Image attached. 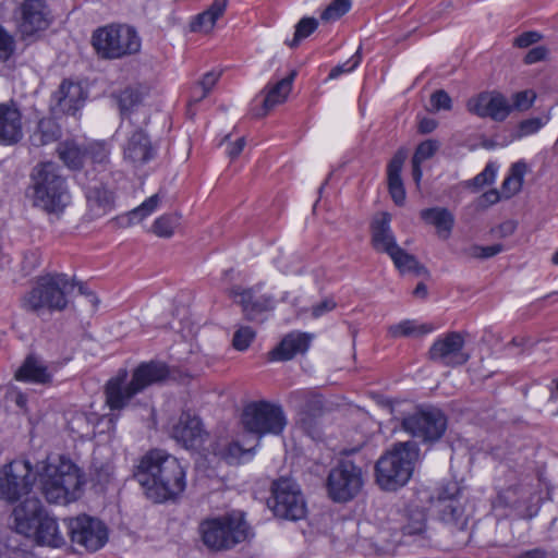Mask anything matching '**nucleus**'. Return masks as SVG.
I'll return each instance as SVG.
<instances>
[{
  "label": "nucleus",
  "mask_w": 558,
  "mask_h": 558,
  "mask_svg": "<svg viewBox=\"0 0 558 558\" xmlns=\"http://www.w3.org/2000/svg\"><path fill=\"white\" fill-rule=\"evenodd\" d=\"M133 476L154 502L174 498L186 486L185 470L180 461L159 449L142 457Z\"/></svg>",
  "instance_id": "f257e3e1"
},
{
  "label": "nucleus",
  "mask_w": 558,
  "mask_h": 558,
  "mask_svg": "<svg viewBox=\"0 0 558 558\" xmlns=\"http://www.w3.org/2000/svg\"><path fill=\"white\" fill-rule=\"evenodd\" d=\"M36 475L40 493L49 504L66 505L80 497L84 478L71 460L59 457L40 461L36 464Z\"/></svg>",
  "instance_id": "f03ea898"
},
{
  "label": "nucleus",
  "mask_w": 558,
  "mask_h": 558,
  "mask_svg": "<svg viewBox=\"0 0 558 558\" xmlns=\"http://www.w3.org/2000/svg\"><path fill=\"white\" fill-rule=\"evenodd\" d=\"M12 515L16 533L34 539L36 544L53 548L65 545V534L38 498H26L13 509Z\"/></svg>",
  "instance_id": "7ed1b4c3"
},
{
  "label": "nucleus",
  "mask_w": 558,
  "mask_h": 558,
  "mask_svg": "<svg viewBox=\"0 0 558 558\" xmlns=\"http://www.w3.org/2000/svg\"><path fill=\"white\" fill-rule=\"evenodd\" d=\"M168 375L169 371L166 364L154 361L140 364L130 380L128 371L121 368L106 384V403L110 410L120 411L130 403L133 397L148 386L163 380Z\"/></svg>",
  "instance_id": "20e7f679"
},
{
  "label": "nucleus",
  "mask_w": 558,
  "mask_h": 558,
  "mask_svg": "<svg viewBox=\"0 0 558 558\" xmlns=\"http://www.w3.org/2000/svg\"><path fill=\"white\" fill-rule=\"evenodd\" d=\"M75 288V280L65 274H47L37 278L34 287L22 298L23 310L39 314L41 311H64L68 295Z\"/></svg>",
  "instance_id": "39448f33"
},
{
  "label": "nucleus",
  "mask_w": 558,
  "mask_h": 558,
  "mask_svg": "<svg viewBox=\"0 0 558 558\" xmlns=\"http://www.w3.org/2000/svg\"><path fill=\"white\" fill-rule=\"evenodd\" d=\"M420 449L415 441H402L381 456L376 465V481L385 490H396L405 485L412 476Z\"/></svg>",
  "instance_id": "423d86ee"
},
{
  "label": "nucleus",
  "mask_w": 558,
  "mask_h": 558,
  "mask_svg": "<svg viewBox=\"0 0 558 558\" xmlns=\"http://www.w3.org/2000/svg\"><path fill=\"white\" fill-rule=\"evenodd\" d=\"M34 204L48 213H60L70 203V193L59 167L51 161L34 169Z\"/></svg>",
  "instance_id": "0eeeda50"
},
{
  "label": "nucleus",
  "mask_w": 558,
  "mask_h": 558,
  "mask_svg": "<svg viewBox=\"0 0 558 558\" xmlns=\"http://www.w3.org/2000/svg\"><path fill=\"white\" fill-rule=\"evenodd\" d=\"M199 533L209 549L227 550L246 541L250 527L241 512H232L203 520Z\"/></svg>",
  "instance_id": "6e6552de"
},
{
  "label": "nucleus",
  "mask_w": 558,
  "mask_h": 558,
  "mask_svg": "<svg viewBox=\"0 0 558 558\" xmlns=\"http://www.w3.org/2000/svg\"><path fill=\"white\" fill-rule=\"evenodd\" d=\"M93 47L102 59H120L137 53L141 38L133 27L128 25H108L94 32Z\"/></svg>",
  "instance_id": "1a4fd4ad"
},
{
  "label": "nucleus",
  "mask_w": 558,
  "mask_h": 558,
  "mask_svg": "<svg viewBox=\"0 0 558 558\" xmlns=\"http://www.w3.org/2000/svg\"><path fill=\"white\" fill-rule=\"evenodd\" d=\"M365 473L362 468L348 458L340 459L326 477L325 488L330 500L347 504L363 489Z\"/></svg>",
  "instance_id": "9d476101"
},
{
  "label": "nucleus",
  "mask_w": 558,
  "mask_h": 558,
  "mask_svg": "<svg viewBox=\"0 0 558 558\" xmlns=\"http://www.w3.org/2000/svg\"><path fill=\"white\" fill-rule=\"evenodd\" d=\"M241 422L245 430L257 435H280L287 426V418L280 404L266 400L245 405Z\"/></svg>",
  "instance_id": "9b49d317"
},
{
  "label": "nucleus",
  "mask_w": 558,
  "mask_h": 558,
  "mask_svg": "<svg viewBox=\"0 0 558 558\" xmlns=\"http://www.w3.org/2000/svg\"><path fill=\"white\" fill-rule=\"evenodd\" d=\"M401 428L423 444H434L447 429V416L436 407L421 405L402 417Z\"/></svg>",
  "instance_id": "f8f14e48"
},
{
  "label": "nucleus",
  "mask_w": 558,
  "mask_h": 558,
  "mask_svg": "<svg viewBox=\"0 0 558 558\" xmlns=\"http://www.w3.org/2000/svg\"><path fill=\"white\" fill-rule=\"evenodd\" d=\"M37 480L27 460H14L0 470V498L15 502L28 495Z\"/></svg>",
  "instance_id": "ddd939ff"
},
{
  "label": "nucleus",
  "mask_w": 558,
  "mask_h": 558,
  "mask_svg": "<svg viewBox=\"0 0 558 558\" xmlns=\"http://www.w3.org/2000/svg\"><path fill=\"white\" fill-rule=\"evenodd\" d=\"M268 507L275 515L292 521L302 519L306 512L299 486L288 477H281L272 483Z\"/></svg>",
  "instance_id": "4468645a"
},
{
  "label": "nucleus",
  "mask_w": 558,
  "mask_h": 558,
  "mask_svg": "<svg viewBox=\"0 0 558 558\" xmlns=\"http://www.w3.org/2000/svg\"><path fill=\"white\" fill-rule=\"evenodd\" d=\"M13 16L23 40L37 38L53 22L51 9L46 0H23Z\"/></svg>",
  "instance_id": "2eb2a0df"
},
{
  "label": "nucleus",
  "mask_w": 558,
  "mask_h": 558,
  "mask_svg": "<svg viewBox=\"0 0 558 558\" xmlns=\"http://www.w3.org/2000/svg\"><path fill=\"white\" fill-rule=\"evenodd\" d=\"M63 523L70 539L89 551L98 550L107 542V529L97 519L84 514L65 519Z\"/></svg>",
  "instance_id": "dca6fc26"
},
{
  "label": "nucleus",
  "mask_w": 558,
  "mask_h": 558,
  "mask_svg": "<svg viewBox=\"0 0 558 558\" xmlns=\"http://www.w3.org/2000/svg\"><path fill=\"white\" fill-rule=\"evenodd\" d=\"M157 156V148L153 145L147 133L141 128H132L126 134L123 145V159L135 168L142 167Z\"/></svg>",
  "instance_id": "f3484780"
},
{
  "label": "nucleus",
  "mask_w": 558,
  "mask_h": 558,
  "mask_svg": "<svg viewBox=\"0 0 558 558\" xmlns=\"http://www.w3.org/2000/svg\"><path fill=\"white\" fill-rule=\"evenodd\" d=\"M464 339L459 332H449L437 339L429 349V359L445 366L462 365L469 360L463 352Z\"/></svg>",
  "instance_id": "a211bd4d"
},
{
  "label": "nucleus",
  "mask_w": 558,
  "mask_h": 558,
  "mask_svg": "<svg viewBox=\"0 0 558 558\" xmlns=\"http://www.w3.org/2000/svg\"><path fill=\"white\" fill-rule=\"evenodd\" d=\"M466 107L471 113L480 118L488 117L498 122L506 120L511 112L508 99L499 93H482L469 99Z\"/></svg>",
  "instance_id": "6ab92c4d"
},
{
  "label": "nucleus",
  "mask_w": 558,
  "mask_h": 558,
  "mask_svg": "<svg viewBox=\"0 0 558 558\" xmlns=\"http://www.w3.org/2000/svg\"><path fill=\"white\" fill-rule=\"evenodd\" d=\"M171 436L186 449H198L207 434L197 416L183 412L173 425Z\"/></svg>",
  "instance_id": "aec40b11"
},
{
  "label": "nucleus",
  "mask_w": 558,
  "mask_h": 558,
  "mask_svg": "<svg viewBox=\"0 0 558 558\" xmlns=\"http://www.w3.org/2000/svg\"><path fill=\"white\" fill-rule=\"evenodd\" d=\"M312 335L292 331L286 335L281 341L268 352L269 361L283 362L304 354L311 347Z\"/></svg>",
  "instance_id": "412c9836"
},
{
  "label": "nucleus",
  "mask_w": 558,
  "mask_h": 558,
  "mask_svg": "<svg viewBox=\"0 0 558 558\" xmlns=\"http://www.w3.org/2000/svg\"><path fill=\"white\" fill-rule=\"evenodd\" d=\"M23 137L22 113L13 101L0 104V144L13 145Z\"/></svg>",
  "instance_id": "4be33fe9"
},
{
  "label": "nucleus",
  "mask_w": 558,
  "mask_h": 558,
  "mask_svg": "<svg viewBox=\"0 0 558 558\" xmlns=\"http://www.w3.org/2000/svg\"><path fill=\"white\" fill-rule=\"evenodd\" d=\"M229 294L242 306L245 317L250 320L257 319L259 314L272 306L271 299L256 296L255 291L252 288L243 289L240 286H235L230 289Z\"/></svg>",
  "instance_id": "5701e85b"
},
{
  "label": "nucleus",
  "mask_w": 558,
  "mask_h": 558,
  "mask_svg": "<svg viewBox=\"0 0 558 558\" xmlns=\"http://www.w3.org/2000/svg\"><path fill=\"white\" fill-rule=\"evenodd\" d=\"M294 75L295 73L292 72L290 75L279 80L275 84L268 83L262 90V94H264L262 108L257 111H254L253 114L258 118L264 117L272 108L284 102L291 92Z\"/></svg>",
  "instance_id": "b1692460"
},
{
  "label": "nucleus",
  "mask_w": 558,
  "mask_h": 558,
  "mask_svg": "<svg viewBox=\"0 0 558 558\" xmlns=\"http://www.w3.org/2000/svg\"><path fill=\"white\" fill-rule=\"evenodd\" d=\"M390 215L383 213L372 222V245L377 252L390 254L399 246L390 228Z\"/></svg>",
  "instance_id": "393cba45"
},
{
  "label": "nucleus",
  "mask_w": 558,
  "mask_h": 558,
  "mask_svg": "<svg viewBox=\"0 0 558 558\" xmlns=\"http://www.w3.org/2000/svg\"><path fill=\"white\" fill-rule=\"evenodd\" d=\"M60 111L66 114H75L84 105L85 95L78 83L64 80L53 95Z\"/></svg>",
  "instance_id": "a878e982"
},
{
  "label": "nucleus",
  "mask_w": 558,
  "mask_h": 558,
  "mask_svg": "<svg viewBox=\"0 0 558 558\" xmlns=\"http://www.w3.org/2000/svg\"><path fill=\"white\" fill-rule=\"evenodd\" d=\"M405 159L407 151L401 148L396 151L387 166L389 194L395 204L398 206H402L405 202V189L401 178V171Z\"/></svg>",
  "instance_id": "bb28decb"
},
{
  "label": "nucleus",
  "mask_w": 558,
  "mask_h": 558,
  "mask_svg": "<svg viewBox=\"0 0 558 558\" xmlns=\"http://www.w3.org/2000/svg\"><path fill=\"white\" fill-rule=\"evenodd\" d=\"M14 378L19 381L45 385L51 381L52 375L41 359L28 355L16 369Z\"/></svg>",
  "instance_id": "cd10ccee"
},
{
  "label": "nucleus",
  "mask_w": 558,
  "mask_h": 558,
  "mask_svg": "<svg viewBox=\"0 0 558 558\" xmlns=\"http://www.w3.org/2000/svg\"><path fill=\"white\" fill-rule=\"evenodd\" d=\"M421 219L435 227L437 234L441 239H448L454 226V216L444 207H430L420 211Z\"/></svg>",
  "instance_id": "c85d7f7f"
},
{
  "label": "nucleus",
  "mask_w": 558,
  "mask_h": 558,
  "mask_svg": "<svg viewBox=\"0 0 558 558\" xmlns=\"http://www.w3.org/2000/svg\"><path fill=\"white\" fill-rule=\"evenodd\" d=\"M89 213L93 217H101L113 208V194L102 183L89 186L86 191Z\"/></svg>",
  "instance_id": "c756f323"
},
{
  "label": "nucleus",
  "mask_w": 558,
  "mask_h": 558,
  "mask_svg": "<svg viewBox=\"0 0 558 558\" xmlns=\"http://www.w3.org/2000/svg\"><path fill=\"white\" fill-rule=\"evenodd\" d=\"M290 402L298 411L299 423L312 436L313 421L312 412L314 410V395L310 390H299L290 396Z\"/></svg>",
  "instance_id": "7c9ffc66"
},
{
  "label": "nucleus",
  "mask_w": 558,
  "mask_h": 558,
  "mask_svg": "<svg viewBox=\"0 0 558 558\" xmlns=\"http://www.w3.org/2000/svg\"><path fill=\"white\" fill-rule=\"evenodd\" d=\"M60 136L61 130L58 123L51 118H43L29 140L33 146L40 147L58 141Z\"/></svg>",
  "instance_id": "2f4dec72"
},
{
  "label": "nucleus",
  "mask_w": 558,
  "mask_h": 558,
  "mask_svg": "<svg viewBox=\"0 0 558 558\" xmlns=\"http://www.w3.org/2000/svg\"><path fill=\"white\" fill-rule=\"evenodd\" d=\"M226 7V0H215L209 9L195 16L191 23V29L193 32H209L218 17L225 12Z\"/></svg>",
  "instance_id": "473e14b6"
},
{
  "label": "nucleus",
  "mask_w": 558,
  "mask_h": 558,
  "mask_svg": "<svg viewBox=\"0 0 558 558\" xmlns=\"http://www.w3.org/2000/svg\"><path fill=\"white\" fill-rule=\"evenodd\" d=\"M388 255L401 274L414 272L416 275H421L426 272V268L418 263L415 256L409 254L400 246Z\"/></svg>",
  "instance_id": "72a5a7b5"
},
{
  "label": "nucleus",
  "mask_w": 558,
  "mask_h": 558,
  "mask_svg": "<svg viewBox=\"0 0 558 558\" xmlns=\"http://www.w3.org/2000/svg\"><path fill=\"white\" fill-rule=\"evenodd\" d=\"M525 172L526 163L523 161H518L511 166L510 174L501 185L500 194L504 198H510L521 190Z\"/></svg>",
  "instance_id": "f704fd0d"
},
{
  "label": "nucleus",
  "mask_w": 558,
  "mask_h": 558,
  "mask_svg": "<svg viewBox=\"0 0 558 558\" xmlns=\"http://www.w3.org/2000/svg\"><path fill=\"white\" fill-rule=\"evenodd\" d=\"M159 202V193L154 194L153 196L148 197L145 202H143L138 207L128 213L125 217H122L121 223L129 226L132 223L141 222L143 219H145L147 216H149L156 210Z\"/></svg>",
  "instance_id": "c9c22d12"
},
{
  "label": "nucleus",
  "mask_w": 558,
  "mask_h": 558,
  "mask_svg": "<svg viewBox=\"0 0 558 558\" xmlns=\"http://www.w3.org/2000/svg\"><path fill=\"white\" fill-rule=\"evenodd\" d=\"M60 159L71 169H78L83 165L84 153L71 142L61 143L58 147Z\"/></svg>",
  "instance_id": "e433bc0d"
},
{
  "label": "nucleus",
  "mask_w": 558,
  "mask_h": 558,
  "mask_svg": "<svg viewBox=\"0 0 558 558\" xmlns=\"http://www.w3.org/2000/svg\"><path fill=\"white\" fill-rule=\"evenodd\" d=\"M432 331L427 325H416L414 320L405 319L389 327L388 332L392 338L426 335Z\"/></svg>",
  "instance_id": "4c0bfd02"
},
{
  "label": "nucleus",
  "mask_w": 558,
  "mask_h": 558,
  "mask_svg": "<svg viewBox=\"0 0 558 558\" xmlns=\"http://www.w3.org/2000/svg\"><path fill=\"white\" fill-rule=\"evenodd\" d=\"M523 499V487L521 485H511L498 493L495 506L505 508H518Z\"/></svg>",
  "instance_id": "58836bf2"
},
{
  "label": "nucleus",
  "mask_w": 558,
  "mask_h": 558,
  "mask_svg": "<svg viewBox=\"0 0 558 558\" xmlns=\"http://www.w3.org/2000/svg\"><path fill=\"white\" fill-rule=\"evenodd\" d=\"M426 531V512L423 509L410 510L407 523L402 526L404 535H422Z\"/></svg>",
  "instance_id": "ea45409f"
},
{
  "label": "nucleus",
  "mask_w": 558,
  "mask_h": 558,
  "mask_svg": "<svg viewBox=\"0 0 558 558\" xmlns=\"http://www.w3.org/2000/svg\"><path fill=\"white\" fill-rule=\"evenodd\" d=\"M351 0H333L320 13L324 23H332L348 13L351 9Z\"/></svg>",
  "instance_id": "a19ab883"
},
{
  "label": "nucleus",
  "mask_w": 558,
  "mask_h": 558,
  "mask_svg": "<svg viewBox=\"0 0 558 558\" xmlns=\"http://www.w3.org/2000/svg\"><path fill=\"white\" fill-rule=\"evenodd\" d=\"M180 217L177 215H163L153 223V232L160 238H170L179 225Z\"/></svg>",
  "instance_id": "79ce46f5"
},
{
  "label": "nucleus",
  "mask_w": 558,
  "mask_h": 558,
  "mask_svg": "<svg viewBox=\"0 0 558 558\" xmlns=\"http://www.w3.org/2000/svg\"><path fill=\"white\" fill-rule=\"evenodd\" d=\"M16 40L2 24H0V63L8 62L15 53Z\"/></svg>",
  "instance_id": "37998d69"
},
{
  "label": "nucleus",
  "mask_w": 558,
  "mask_h": 558,
  "mask_svg": "<svg viewBox=\"0 0 558 558\" xmlns=\"http://www.w3.org/2000/svg\"><path fill=\"white\" fill-rule=\"evenodd\" d=\"M550 117L547 114L544 118H530L521 121L518 125L515 138H522L538 132L547 122Z\"/></svg>",
  "instance_id": "c03bdc74"
},
{
  "label": "nucleus",
  "mask_w": 558,
  "mask_h": 558,
  "mask_svg": "<svg viewBox=\"0 0 558 558\" xmlns=\"http://www.w3.org/2000/svg\"><path fill=\"white\" fill-rule=\"evenodd\" d=\"M142 101V94L137 88L128 87L121 92L119 96V107L121 113L124 116L133 107L137 106Z\"/></svg>",
  "instance_id": "a18cd8bd"
},
{
  "label": "nucleus",
  "mask_w": 558,
  "mask_h": 558,
  "mask_svg": "<svg viewBox=\"0 0 558 558\" xmlns=\"http://www.w3.org/2000/svg\"><path fill=\"white\" fill-rule=\"evenodd\" d=\"M439 147L440 144L437 140H426L417 145L412 159L423 163L425 160L432 158Z\"/></svg>",
  "instance_id": "49530a36"
},
{
  "label": "nucleus",
  "mask_w": 558,
  "mask_h": 558,
  "mask_svg": "<svg viewBox=\"0 0 558 558\" xmlns=\"http://www.w3.org/2000/svg\"><path fill=\"white\" fill-rule=\"evenodd\" d=\"M362 61V57H361V52H360V49L349 59L347 60L344 63L342 64H338L336 65L335 68H332L326 78V81L328 80H335V78H338L340 75L342 74H345V73H350L352 72L354 69H356L359 66V64L361 63Z\"/></svg>",
  "instance_id": "de8ad7c7"
},
{
  "label": "nucleus",
  "mask_w": 558,
  "mask_h": 558,
  "mask_svg": "<svg viewBox=\"0 0 558 558\" xmlns=\"http://www.w3.org/2000/svg\"><path fill=\"white\" fill-rule=\"evenodd\" d=\"M109 147L105 142L90 143L86 148V154L92 158L93 162L105 165L109 160Z\"/></svg>",
  "instance_id": "09e8293b"
},
{
  "label": "nucleus",
  "mask_w": 558,
  "mask_h": 558,
  "mask_svg": "<svg viewBox=\"0 0 558 558\" xmlns=\"http://www.w3.org/2000/svg\"><path fill=\"white\" fill-rule=\"evenodd\" d=\"M535 98H536V94L531 89L515 93L512 96L513 101L511 105V111L512 110L525 111V110L530 109L533 106Z\"/></svg>",
  "instance_id": "8fccbe9b"
},
{
  "label": "nucleus",
  "mask_w": 558,
  "mask_h": 558,
  "mask_svg": "<svg viewBox=\"0 0 558 558\" xmlns=\"http://www.w3.org/2000/svg\"><path fill=\"white\" fill-rule=\"evenodd\" d=\"M255 338V331L251 327H240L233 336L232 344L238 351H245Z\"/></svg>",
  "instance_id": "3c124183"
},
{
  "label": "nucleus",
  "mask_w": 558,
  "mask_h": 558,
  "mask_svg": "<svg viewBox=\"0 0 558 558\" xmlns=\"http://www.w3.org/2000/svg\"><path fill=\"white\" fill-rule=\"evenodd\" d=\"M314 32V17H303L295 26L293 39L289 43L290 47H296L299 43L308 37Z\"/></svg>",
  "instance_id": "603ef678"
},
{
  "label": "nucleus",
  "mask_w": 558,
  "mask_h": 558,
  "mask_svg": "<svg viewBox=\"0 0 558 558\" xmlns=\"http://www.w3.org/2000/svg\"><path fill=\"white\" fill-rule=\"evenodd\" d=\"M430 106L434 111H448L452 108V100L447 92L444 89H438L430 96Z\"/></svg>",
  "instance_id": "864d4df0"
},
{
  "label": "nucleus",
  "mask_w": 558,
  "mask_h": 558,
  "mask_svg": "<svg viewBox=\"0 0 558 558\" xmlns=\"http://www.w3.org/2000/svg\"><path fill=\"white\" fill-rule=\"evenodd\" d=\"M497 169L493 163H487L484 170L473 178L471 184L475 187H482L492 184L495 181Z\"/></svg>",
  "instance_id": "5fc2aeb1"
},
{
  "label": "nucleus",
  "mask_w": 558,
  "mask_h": 558,
  "mask_svg": "<svg viewBox=\"0 0 558 558\" xmlns=\"http://www.w3.org/2000/svg\"><path fill=\"white\" fill-rule=\"evenodd\" d=\"M220 72L214 71H210L203 76L202 81L198 83V86L202 88V94L196 98V101H201L209 94V92L218 82Z\"/></svg>",
  "instance_id": "6e6d98bb"
},
{
  "label": "nucleus",
  "mask_w": 558,
  "mask_h": 558,
  "mask_svg": "<svg viewBox=\"0 0 558 558\" xmlns=\"http://www.w3.org/2000/svg\"><path fill=\"white\" fill-rule=\"evenodd\" d=\"M251 449H244L239 442L233 441L228 445L225 457L230 462H234L241 459L244 454L251 453Z\"/></svg>",
  "instance_id": "4d7b16f0"
},
{
  "label": "nucleus",
  "mask_w": 558,
  "mask_h": 558,
  "mask_svg": "<svg viewBox=\"0 0 558 558\" xmlns=\"http://www.w3.org/2000/svg\"><path fill=\"white\" fill-rule=\"evenodd\" d=\"M4 398L7 401L14 402L20 409H25L27 398L24 393L16 390L14 387H7L4 389Z\"/></svg>",
  "instance_id": "13d9d810"
},
{
  "label": "nucleus",
  "mask_w": 558,
  "mask_h": 558,
  "mask_svg": "<svg viewBox=\"0 0 558 558\" xmlns=\"http://www.w3.org/2000/svg\"><path fill=\"white\" fill-rule=\"evenodd\" d=\"M541 38V34L537 32H525L514 39V45L520 48H526L539 41Z\"/></svg>",
  "instance_id": "bf43d9fd"
},
{
  "label": "nucleus",
  "mask_w": 558,
  "mask_h": 558,
  "mask_svg": "<svg viewBox=\"0 0 558 558\" xmlns=\"http://www.w3.org/2000/svg\"><path fill=\"white\" fill-rule=\"evenodd\" d=\"M548 50L544 46H537L532 48L526 56L524 57V62L526 64H533L546 59Z\"/></svg>",
  "instance_id": "052dcab7"
},
{
  "label": "nucleus",
  "mask_w": 558,
  "mask_h": 558,
  "mask_svg": "<svg viewBox=\"0 0 558 558\" xmlns=\"http://www.w3.org/2000/svg\"><path fill=\"white\" fill-rule=\"evenodd\" d=\"M337 307V302L333 296H326L316 303V318L323 316Z\"/></svg>",
  "instance_id": "680f3d73"
},
{
  "label": "nucleus",
  "mask_w": 558,
  "mask_h": 558,
  "mask_svg": "<svg viewBox=\"0 0 558 558\" xmlns=\"http://www.w3.org/2000/svg\"><path fill=\"white\" fill-rule=\"evenodd\" d=\"M245 147V138L240 137L233 143H229L227 147V155L230 159H235L240 156L243 148Z\"/></svg>",
  "instance_id": "e2e57ef3"
},
{
  "label": "nucleus",
  "mask_w": 558,
  "mask_h": 558,
  "mask_svg": "<svg viewBox=\"0 0 558 558\" xmlns=\"http://www.w3.org/2000/svg\"><path fill=\"white\" fill-rule=\"evenodd\" d=\"M437 128V122L430 118H423L418 123V132L421 134L432 133Z\"/></svg>",
  "instance_id": "0e129e2a"
},
{
  "label": "nucleus",
  "mask_w": 558,
  "mask_h": 558,
  "mask_svg": "<svg viewBox=\"0 0 558 558\" xmlns=\"http://www.w3.org/2000/svg\"><path fill=\"white\" fill-rule=\"evenodd\" d=\"M501 194L499 191L497 190H489L487 192H485L483 195H482V202L485 204V205H494L496 203H498L501 198Z\"/></svg>",
  "instance_id": "69168bd1"
},
{
  "label": "nucleus",
  "mask_w": 558,
  "mask_h": 558,
  "mask_svg": "<svg viewBox=\"0 0 558 558\" xmlns=\"http://www.w3.org/2000/svg\"><path fill=\"white\" fill-rule=\"evenodd\" d=\"M482 246L477 244H472L462 250V255L466 258H478L482 259Z\"/></svg>",
  "instance_id": "338daca9"
},
{
  "label": "nucleus",
  "mask_w": 558,
  "mask_h": 558,
  "mask_svg": "<svg viewBox=\"0 0 558 558\" xmlns=\"http://www.w3.org/2000/svg\"><path fill=\"white\" fill-rule=\"evenodd\" d=\"M513 558H547V554L543 549L534 548V549L526 550Z\"/></svg>",
  "instance_id": "774afa93"
}]
</instances>
